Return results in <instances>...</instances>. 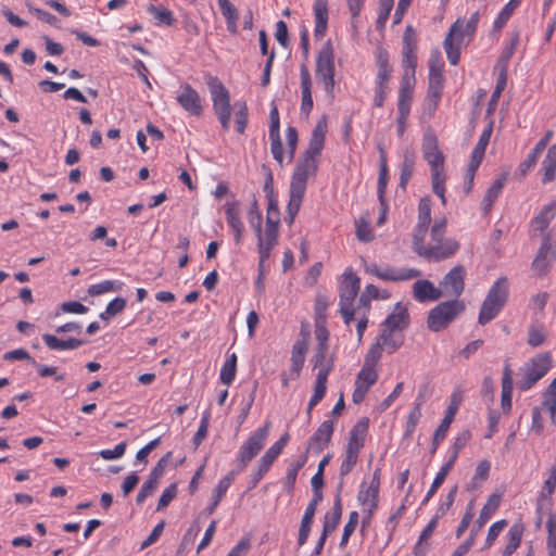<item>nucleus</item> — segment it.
<instances>
[{
    "mask_svg": "<svg viewBox=\"0 0 556 556\" xmlns=\"http://www.w3.org/2000/svg\"><path fill=\"white\" fill-rule=\"evenodd\" d=\"M556 260V248L549 233H544L542 243L532 262L531 269L538 277H544L548 274L553 263Z\"/></svg>",
    "mask_w": 556,
    "mask_h": 556,
    "instance_id": "11",
    "label": "nucleus"
},
{
    "mask_svg": "<svg viewBox=\"0 0 556 556\" xmlns=\"http://www.w3.org/2000/svg\"><path fill=\"white\" fill-rule=\"evenodd\" d=\"M546 529L548 533L546 548L556 547V517L553 513H548Z\"/></svg>",
    "mask_w": 556,
    "mask_h": 556,
    "instance_id": "64",
    "label": "nucleus"
},
{
    "mask_svg": "<svg viewBox=\"0 0 556 556\" xmlns=\"http://www.w3.org/2000/svg\"><path fill=\"white\" fill-rule=\"evenodd\" d=\"M368 274L376 276L383 281H407L421 276V271L416 268H399L392 266L379 267L377 264L365 266Z\"/></svg>",
    "mask_w": 556,
    "mask_h": 556,
    "instance_id": "12",
    "label": "nucleus"
},
{
    "mask_svg": "<svg viewBox=\"0 0 556 556\" xmlns=\"http://www.w3.org/2000/svg\"><path fill=\"white\" fill-rule=\"evenodd\" d=\"M383 350L384 349L376 341L368 350L363 365L375 368L382 356Z\"/></svg>",
    "mask_w": 556,
    "mask_h": 556,
    "instance_id": "56",
    "label": "nucleus"
},
{
    "mask_svg": "<svg viewBox=\"0 0 556 556\" xmlns=\"http://www.w3.org/2000/svg\"><path fill=\"white\" fill-rule=\"evenodd\" d=\"M286 139H287L288 157H289L288 162L291 163L293 161L294 153H295L296 146H298V140H299L298 130L294 127L289 126L286 130Z\"/></svg>",
    "mask_w": 556,
    "mask_h": 556,
    "instance_id": "60",
    "label": "nucleus"
},
{
    "mask_svg": "<svg viewBox=\"0 0 556 556\" xmlns=\"http://www.w3.org/2000/svg\"><path fill=\"white\" fill-rule=\"evenodd\" d=\"M357 459H358L357 453L350 452V451L345 450V455L341 463L340 472H339L341 480L343 479V477H345L346 475H349L352 471V469L354 468V466L357 463Z\"/></svg>",
    "mask_w": 556,
    "mask_h": 556,
    "instance_id": "58",
    "label": "nucleus"
},
{
    "mask_svg": "<svg viewBox=\"0 0 556 556\" xmlns=\"http://www.w3.org/2000/svg\"><path fill=\"white\" fill-rule=\"evenodd\" d=\"M508 299V281L500 277L490 288L479 312L478 323L485 325L493 320L504 307Z\"/></svg>",
    "mask_w": 556,
    "mask_h": 556,
    "instance_id": "4",
    "label": "nucleus"
},
{
    "mask_svg": "<svg viewBox=\"0 0 556 556\" xmlns=\"http://www.w3.org/2000/svg\"><path fill=\"white\" fill-rule=\"evenodd\" d=\"M422 155L431 169V185L433 192L446 203L445 199V157L439 150L437 137L433 134H426L422 140Z\"/></svg>",
    "mask_w": 556,
    "mask_h": 556,
    "instance_id": "3",
    "label": "nucleus"
},
{
    "mask_svg": "<svg viewBox=\"0 0 556 556\" xmlns=\"http://www.w3.org/2000/svg\"><path fill=\"white\" fill-rule=\"evenodd\" d=\"M501 503V495L491 494L482 507L479 518L477 520V528H472L471 530L478 531L483 527V525L492 517V515L496 511Z\"/></svg>",
    "mask_w": 556,
    "mask_h": 556,
    "instance_id": "42",
    "label": "nucleus"
},
{
    "mask_svg": "<svg viewBox=\"0 0 556 556\" xmlns=\"http://www.w3.org/2000/svg\"><path fill=\"white\" fill-rule=\"evenodd\" d=\"M378 380V371L376 368L363 365L362 369L356 376L355 388L352 394L354 404H359L364 401L367 392Z\"/></svg>",
    "mask_w": 556,
    "mask_h": 556,
    "instance_id": "16",
    "label": "nucleus"
},
{
    "mask_svg": "<svg viewBox=\"0 0 556 556\" xmlns=\"http://www.w3.org/2000/svg\"><path fill=\"white\" fill-rule=\"evenodd\" d=\"M361 288V279L348 268L342 275L340 281V305H353L354 300Z\"/></svg>",
    "mask_w": 556,
    "mask_h": 556,
    "instance_id": "19",
    "label": "nucleus"
},
{
    "mask_svg": "<svg viewBox=\"0 0 556 556\" xmlns=\"http://www.w3.org/2000/svg\"><path fill=\"white\" fill-rule=\"evenodd\" d=\"M553 135L552 130H547L543 138L540 139L532 151L528 154L527 159L519 165V170L522 176H525L536 164L539 155L544 151Z\"/></svg>",
    "mask_w": 556,
    "mask_h": 556,
    "instance_id": "31",
    "label": "nucleus"
},
{
    "mask_svg": "<svg viewBox=\"0 0 556 556\" xmlns=\"http://www.w3.org/2000/svg\"><path fill=\"white\" fill-rule=\"evenodd\" d=\"M42 340L50 350L54 351L75 350L86 343V341L75 338L62 340L49 333L43 334Z\"/></svg>",
    "mask_w": 556,
    "mask_h": 556,
    "instance_id": "39",
    "label": "nucleus"
},
{
    "mask_svg": "<svg viewBox=\"0 0 556 556\" xmlns=\"http://www.w3.org/2000/svg\"><path fill=\"white\" fill-rule=\"evenodd\" d=\"M327 351H328V345H324V343L317 344V346L315 349V353L311 359V363L313 364V368L318 369V371L323 370L329 366V374H330L333 369V359L332 358L326 359Z\"/></svg>",
    "mask_w": 556,
    "mask_h": 556,
    "instance_id": "45",
    "label": "nucleus"
},
{
    "mask_svg": "<svg viewBox=\"0 0 556 556\" xmlns=\"http://www.w3.org/2000/svg\"><path fill=\"white\" fill-rule=\"evenodd\" d=\"M148 11L157 20L160 24L172 25L174 22L173 13L167 9H160L151 4Z\"/></svg>",
    "mask_w": 556,
    "mask_h": 556,
    "instance_id": "61",
    "label": "nucleus"
},
{
    "mask_svg": "<svg viewBox=\"0 0 556 556\" xmlns=\"http://www.w3.org/2000/svg\"><path fill=\"white\" fill-rule=\"evenodd\" d=\"M316 77L323 83L325 91L333 97L334 62L333 51L327 43L319 52L316 61Z\"/></svg>",
    "mask_w": 556,
    "mask_h": 556,
    "instance_id": "10",
    "label": "nucleus"
},
{
    "mask_svg": "<svg viewBox=\"0 0 556 556\" xmlns=\"http://www.w3.org/2000/svg\"><path fill=\"white\" fill-rule=\"evenodd\" d=\"M417 35L415 29L408 25L403 35L402 64L404 67V76L402 83L409 84L415 78V70L417 66Z\"/></svg>",
    "mask_w": 556,
    "mask_h": 556,
    "instance_id": "9",
    "label": "nucleus"
},
{
    "mask_svg": "<svg viewBox=\"0 0 556 556\" xmlns=\"http://www.w3.org/2000/svg\"><path fill=\"white\" fill-rule=\"evenodd\" d=\"M177 103L190 115L200 116L203 112L199 92L189 84H181L176 96Z\"/></svg>",
    "mask_w": 556,
    "mask_h": 556,
    "instance_id": "14",
    "label": "nucleus"
},
{
    "mask_svg": "<svg viewBox=\"0 0 556 556\" xmlns=\"http://www.w3.org/2000/svg\"><path fill=\"white\" fill-rule=\"evenodd\" d=\"M507 180V176L505 174L497 177L494 182L488 188L482 202L481 208L484 215H488L493 206V203L498 198L502 192V189Z\"/></svg>",
    "mask_w": 556,
    "mask_h": 556,
    "instance_id": "36",
    "label": "nucleus"
},
{
    "mask_svg": "<svg viewBox=\"0 0 556 556\" xmlns=\"http://www.w3.org/2000/svg\"><path fill=\"white\" fill-rule=\"evenodd\" d=\"M248 219L250 226L254 229L256 236H261L262 232V214L258 210L257 202L254 200L252 203L249 212H248Z\"/></svg>",
    "mask_w": 556,
    "mask_h": 556,
    "instance_id": "54",
    "label": "nucleus"
},
{
    "mask_svg": "<svg viewBox=\"0 0 556 556\" xmlns=\"http://www.w3.org/2000/svg\"><path fill=\"white\" fill-rule=\"evenodd\" d=\"M413 296L419 303L434 302L443 296V291L428 279H419L413 285Z\"/></svg>",
    "mask_w": 556,
    "mask_h": 556,
    "instance_id": "23",
    "label": "nucleus"
},
{
    "mask_svg": "<svg viewBox=\"0 0 556 556\" xmlns=\"http://www.w3.org/2000/svg\"><path fill=\"white\" fill-rule=\"evenodd\" d=\"M519 0H510L498 13L497 18L495 20L494 26L496 28L503 27L506 22L509 20L514 10L518 7Z\"/></svg>",
    "mask_w": 556,
    "mask_h": 556,
    "instance_id": "57",
    "label": "nucleus"
},
{
    "mask_svg": "<svg viewBox=\"0 0 556 556\" xmlns=\"http://www.w3.org/2000/svg\"><path fill=\"white\" fill-rule=\"evenodd\" d=\"M513 389V372L509 365L506 364L503 370L501 396V408L504 414H508L511 409Z\"/></svg>",
    "mask_w": 556,
    "mask_h": 556,
    "instance_id": "33",
    "label": "nucleus"
},
{
    "mask_svg": "<svg viewBox=\"0 0 556 556\" xmlns=\"http://www.w3.org/2000/svg\"><path fill=\"white\" fill-rule=\"evenodd\" d=\"M368 430V419H361L349 433V442L346 445V451L359 453L365 443L366 433Z\"/></svg>",
    "mask_w": 556,
    "mask_h": 556,
    "instance_id": "29",
    "label": "nucleus"
},
{
    "mask_svg": "<svg viewBox=\"0 0 556 556\" xmlns=\"http://www.w3.org/2000/svg\"><path fill=\"white\" fill-rule=\"evenodd\" d=\"M455 463H453L452 460H447L440 469V471L437 473L429 491L427 492L424 501H422V504H426L433 495L434 493L437 492V490L442 485V483L444 482L448 471L453 468Z\"/></svg>",
    "mask_w": 556,
    "mask_h": 556,
    "instance_id": "48",
    "label": "nucleus"
},
{
    "mask_svg": "<svg viewBox=\"0 0 556 556\" xmlns=\"http://www.w3.org/2000/svg\"><path fill=\"white\" fill-rule=\"evenodd\" d=\"M523 534V526L514 523L508 530V543L506 544L502 556H511L520 546Z\"/></svg>",
    "mask_w": 556,
    "mask_h": 556,
    "instance_id": "43",
    "label": "nucleus"
},
{
    "mask_svg": "<svg viewBox=\"0 0 556 556\" xmlns=\"http://www.w3.org/2000/svg\"><path fill=\"white\" fill-rule=\"evenodd\" d=\"M492 134V126L490 125L480 136L479 141L472 150L471 159L482 162L486 146L490 141Z\"/></svg>",
    "mask_w": 556,
    "mask_h": 556,
    "instance_id": "53",
    "label": "nucleus"
},
{
    "mask_svg": "<svg viewBox=\"0 0 556 556\" xmlns=\"http://www.w3.org/2000/svg\"><path fill=\"white\" fill-rule=\"evenodd\" d=\"M343 488V481H340L337 486V494L332 507L331 514H326L324 519L323 531L327 534L333 532L338 527L341 516H342V502H341V491Z\"/></svg>",
    "mask_w": 556,
    "mask_h": 556,
    "instance_id": "30",
    "label": "nucleus"
},
{
    "mask_svg": "<svg viewBox=\"0 0 556 556\" xmlns=\"http://www.w3.org/2000/svg\"><path fill=\"white\" fill-rule=\"evenodd\" d=\"M458 249L459 243L455 239L447 238L439 244L417 249V253L428 260L440 261L454 255Z\"/></svg>",
    "mask_w": 556,
    "mask_h": 556,
    "instance_id": "18",
    "label": "nucleus"
},
{
    "mask_svg": "<svg viewBox=\"0 0 556 556\" xmlns=\"http://www.w3.org/2000/svg\"><path fill=\"white\" fill-rule=\"evenodd\" d=\"M329 376V366L323 370H319L316 376V381L314 386V395H317L324 399L327 391V380Z\"/></svg>",
    "mask_w": 556,
    "mask_h": 556,
    "instance_id": "55",
    "label": "nucleus"
},
{
    "mask_svg": "<svg viewBox=\"0 0 556 556\" xmlns=\"http://www.w3.org/2000/svg\"><path fill=\"white\" fill-rule=\"evenodd\" d=\"M308 350V340L307 336H304L303 339L298 340L291 351V368H290V377L291 380H295L300 377L301 370L303 368L306 353Z\"/></svg>",
    "mask_w": 556,
    "mask_h": 556,
    "instance_id": "25",
    "label": "nucleus"
},
{
    "mask_svg": "<svg viewBox=\"0 0 556 556\" xmlns=\"http://www.w3.org/2000/svg\"><path fill=\"white\" fill-rule=\"evenodd\" d=\"M206 85L210 91L213 110L224 130H229L231 118L230 93L224 84L214 76H207Z\"/></svg>",
    "mask_w": 556,
    "mask_h": 556,
    "instance_id": "5",
    "label": "nucleus"
},
{
    "mask_svg": "<svg viewBox=\"0 0 556 556\" xmlns=\"http://www.w3.org/2000/svg\"><path fill=\"white\" fill-rule=\"evenodd\" d=\"M236 471H230L225 477H223L213 493L212 503L207 507V514H213L215 508L218 506L220 500L224 497L225 493L227 492L228 488L231 485V483L235 480Z\"/></svg>",
    "mask_w": 556,
    "mask_h": 556,
    "instance_id": "41",
    "label": "nucleus"
},
{
    "mask_svg": "<svg viewBox=\"0 0 556 556\" xmlns=\"http://www.w3.org/2000/svg\"><path fill=\"white\" fill-rule=\"evenodd\" d=\"M479 18V12H473L469 20L466 21L465 18L459 17L451 25L443 46L446 56L452 65H456L458 63L462 47L471 41L477 30Z\"/></svg>",
    "mask_w": 556,
    "mask_h": 556,
    "instance_id": "1",
    "label": "nucleus"
},
{
    "mask_svg": "<svg viewBox=\"0 0 556 556\" xmlns=\"http://www.w3.org/2000/svg\"><path fill=\"white\" fill-rule=\"evenodd\" d=\"M164 475L159 468L153 467L148 479L141 485L136 498V503L141 505L147 497L151 496L157 488L160 478Z\"/></svg>",
    "mask_w": 556,
    "mask_h": 556,
    "instance_id": "38",
    "label": "nucleus"
},
{
    "mask_svg": "<svg viewBox=\"0 0 556 556\" xmlns=\"http://www.w3.org/2000/svg\"><path fill=\"white\" fill-rule=\"evenodd\" d=\"M314 14L316 20L315 36L323 37L328 24V0H315Z\"/></svg>",
    "mask_w": 556,
    "mask_h": 556,
    "instance_id": "40",
    "label": "nucleus"
},
{
    "mask_svg": "<svg viewBox=\"0 0 556 556\" xmlns=\"http://www.w3.org/2000/svg\"><path fill=\"white\" fill-rule=\"evenodd\" d=\"M236 129L239 134H243L248 125L249 111L244 101H237L233 104Z\"/></svg>",
    "mask_w": 556,
    "mask_h": 556,
    "instance_id": "50",
    "label": "nucleus"
},
{
    "mask_svg": "<svg viewBox=\"0 0 556 556\" xmlns=\"http://www.w3.org/2000/svg\"><path fill=\"white\" fill-rule=\"evenodd\" d=\"M552 367L549 353H542L534 356L521 369V379L518 381V388L521 391L530 390L540 379H542Z\"/></svg>",
    "mask_w": 556,
    "mask_h": 556,
    "instance_id": "7",
    "label": "nucleus"
},
{
    "mask_svg": "<svg viewBox=\"0 0 556 556\" xmlns=\"http://www.w3.org/2000/svg\"><path fill=\"white\" fill-rule=\"evenodd\" d=\"M466 308L464 301L454 299L438 304L430 309L427 318V327L433 332L445 329Z\"/></svg>",
    "mask_w": 556,
    "mask_h": 556,
    "instance_id": "6",
    "label": "nucleus"
},
{
    "mask_svg": "<svg viewBox=\"0 0 556 556\" xmlns=\"http://www.w3.org/2000/svg\"><path fill=\"white\" fill-rule=\"evenodd\" d=\"M413 101V89L410 83H402L399 92L397 110L400 115H408L410 111V104Z\"/></svg>",
    "mask_w": 556,
    "mask_h": 556,
    "instance_id": "47",
    "label": "nucleus"
},
{
    "mask_svg": "<svg viewBox=\"0 0 556 556\" xmlns=\"http://www.w3.org/2000/svg\"><path fill=\"white\" fill-rule=\"evenodd\" d=\"M377 342L389 353H394L404 343L403 334L381 327Z\"/></svg>",
    "mask_w": 556,
    "mask_h": 556,
    "instance_id": "35",
    "label": "nucleus"
},
{
    "mask_svg": "<svg viewBox=\"0 0 556 556\" xmlns=\"http://www.w3.org/2000/svg\"><path fill=\"white\" fill-rule=\"evenodd\" d=\"M457 408H458V403L455 401H453L452 404L447 407L444 418L442 419L441 424L439 425V427L437 428V430L433 434V439H432V443H431V447H430L431 454H434L437 452L439 444L445 439L447 430H448V428L455 417V414L457 412Z\"/></svg>",
    "mask_w": 556,
    "mask_h": 556,
    "instance_id": "28",
    "label": "nucleus"
},
{
    "mask_svg": "<svg viewBox=\"0 0 556 556\" xmlns=\"http://www.w3.org/2000/svg\"><path fill=\"white\" fill-rule=\"evenodd\" d=\"M317 161L302 156L294 168L290 184V199L287 205L289 223H293L306 191L307 179L315 176Z\"/></svg>",
    "mask_w": 556,
    "mask_h": 556,
    "instance_id": "2",
    "label": "nucleus"
},
{
    "mask_svg": "<svg viewBox=\"0 0 556 556\" xmlns=\"http://www.w3.org/2000/svg\"><path fill=\"white\" fill-rule=\"evenodd\" d=\"M444 78L443 76H429V86L427 99L437 106L443 91Z\"/></svg>",
    "mask_w": 556,
    "mask_h": 556,
    "instance_id": "51",
    "label": "nucleus"
},
{
    "mask_svg": "<svg viewBox=\"0 0 556 556\" xmlns=\"http://www.w3.org/2000/svg\"><path fill=\"white\" fill-rule=\"evenodd\" d=\"M289 440V434L285 433L276 443H274L265 454L260 458L257 470L253 475L252 482L253 486H255L260 480L264 477V475L269 470L270 466L281 453L282 448L286 446Z\"/></svg>",
    "mask_w": 556,
    "mask_h": 556,
    "instance_id": "15",
    "label": "nucleus"
},
{
    "mask_svg": "<svg viewBox=\"0 0 556 556\" xmlns=\"http://www.w3.org/2000/svg\"><path fill=\"white\" fill-rule=\"evenodd\" d=\"M224 207L226 220L228 226L232 230L235 242L237 244H240L244 230L243 223L241 222L240 218V202L237 199L232 198L231 200L225 203Z\"/></svg>",
    "mask_w": 556,
    "mask_h": 556,
    "instance_id": "20",
    "label": "nucleus"
},
{
    "mask_svg": "<svg viewBox=\"0 0 556 556\" xmlns=\"http://www.w3.org/2000/svg\"><path fill=\"white\" fill-rule=\"evenodd\" d=\"M409 325V314L406 307L397 303L393 312L386 318L381 327L393 331H403Z\"/></svg>",
    "mask_w": 556,
    "mask_h": 556,
    "instance_id": "27",
    "label": "nucleus"
},
{
    "mask_svg": "<svg viewBox=\"0 0 556 556\" xmlns=\"http://www.w3.org/2000/svg\"><path fill=\"white\" fill-rule=\"evenodd\" d=\"M280 121L279 112L276 105H273L269 113V139H270V152L277 163L282 166L283 164V151L282 142L280 138Z\"/></svg>",
    "mask_w": 556,
    "mask_h": 556,
    "instance_id": "17",
    "label": "nucleus"
},
{
    "mask_svg": "<svg viewBox=\"0 0 556 556\" xmlns=\"http://www.w3.org/2000/svg\"><path fill=\"white\" fill-rule=\"evenodd\" d=\"M546 341V330L542 325H531L528 331V344L532 348L541 346Z\"/></svg>",
    "mask_w": 556,
    "mask_h": 556,
    "instance_id": "52",
    "label": "nucleus"
},
{
    "mask_svg": "<svg viewBox=\"0 0 556 556\" xmlns=\"http://www.w3.org/2000/svg\"><path fill=\"white\" fill-rule=\"evenodd\" d=\"M415 166L414 153L405 151L403 155V162L401 165L400 187L405 190L407 182L413 176Z\"/></svg>",
    "mask_w": 556,
    "mask_h": 556,
    "instance_id": "46",
    "label": "nucleus"
},
{
    "mask_svg": "<svg viewBox=\"0 0 556 556\" xmlns=\"http://www.w3.org/2000/svg\"><path fill=\"white\" fill-rule=\"evenodd\" d=\"M237 371V355L232 353L224 363L222 369H220V381L229 386L232 383L236 377Z\"/></svg>",
    "mask_w": 556,
    "mask_h": 556,
    "instance_id": "49",
    "label": "nucleus"
},
{
    "mask_svg": "<svg viewBox=\"0 0 556 556\" xmlns=\"http://www.w3.org/2000/svg\"><path fill=\"white\" fill-rule=\"evenodd\" d=\"M332 433L333 422L331 420H325L321 422L314 434L309 438L306 452L318 454L324 451V448L330 443Z\"/></svg>",
    "mask_w": 556,
    "mask_h": 556,
    "instance_id": "22",
    "label": "nucleus"
},
{
    "mask_svg": "<svg viewBox=\"0 0 556 556\" xmlns=\"http://www.w3.org/2000/svg\"><path fill=\"white\" fill-rule=\"evenodd\" d=\"M378 495L379 489L370 485H368L366 490L359 491L358 500L367 511V517L364 518L363 525L369 523L375 509L378 507Z\"/></svg>",
    "mask_w": 556,
    "mask_h": 556,
    "instance_id": "34",
    "label": "nucleus"
},
{
    "mask_svg": "<svg viewBox=\"0 0 556 556\" xmlns=\"http://www.w3.org/2000/svg\"><path fill=\"white\" fill-rule=\"evenodd\" d=\"M326 132H327V117L323 116L316 123V125L312 131L308 147L305 150L303 156L316 160V157L321 153V151L324 149Z\"/></svg>",
    "mask_w": 556,
    "mask_h": 556,
    "instance_id": "21",
    "label": "nucleus"
},
{
    "mask_svg": "<svg viewBox=\"0 0 556 556\" xmlns=\"http://www.w3.org/2000/svg\"><path fill=\"white\" fill-rule=\"evenodd\" d=\"M544 170L543 182H548L555 179L556 175V144L548 148L547 153L542 162Z\"/></svg>",
    "mask_w": 556,
    "mask_h": 556,
    "instance_id": "44",
    "label": "nucleus"
},
{
    "mask_svg": "<svg viewBox=\"0 0 556 556\" xmlns=\"http://www.w3.org/2000/svg\"><path fill=\"white\" fill-rule=\"evenodd\" d=\"M177 495V486L175 483L168 485L161 494L156 510H163Z\"/></svg>",
    "mask_w": 556,
    "mask_h": 556,
    "instance_id": "62",
    "label": "nucleus"
},
{
    "mask_svg": "<svg viewBox=\"0 0 556 556\" xmlns=\"http://www.w3.org/2000/svg\"><path fill=\"white\" fill-rule=\"evenodd\" d=\"M431 222V203L429 198H422L418 205V223L421 227Z\"/></svg>",
    "mask_w": 556,
    "mask_h": 556,
    "instance_id": "59",
    "label": "nucleus"
},
{
    "mask_svg": "<svg viewBox=\"0 0 556 556\" xmlns=\"http://www.w3.org/2000/svg\"><path fill=\"white\" fill-rule=\"evenodd\" d=\"M556 489V464L549 469L548 478L545 480L542 491L538 498V520L536 526L540 527L542 522V513L551 506V496Z\"/></svg>",
    "mask_w": 556,
    "mask_h": 556,
    "instance_id": "24",
    "label": "nucleus"
},
{
    "mask_svg": "<svg viewBox=\"0 0 556 556\" xmlns=\"http://www.w3.org/2000/svg\"><path fill=\"white\" fill-rule=\"evenodd\" d=\"M300 76H301V89H302L301 112L308 115L313 109V99H312V91H311L312 80H311V74L305 65H303L301 67Z\"/></svg>",
    "mask_w": 556,
    "mask_h": 556,
    "instance_id": "37",
    "label": "nucleus"
},
{
    "mask_svg": "<svg viewBox=\"0 0 556 556\" xmlns=\"http://www.w3.org/2000/svg\"><path fill=\"white\" fill-rule=\"evenodd\" d=\"M323 501V495L316 494L313 495V498L308 503L304 515L301 520L300 530H299V539L298 544L300 546L304 545L308 539L311 532V525L313 522L316 509L318 504Z\"/></svg>",
    "mask_w": 556,
    "mask_h": 556,
    "instance_id": "26",
    "label": "nucleus"
},
{
    "mask_svg": "<svg viewBox=\"0 0 556 556\" xmlns=\"http://www.w3.org/2000/svg\"><path fill=\"white\" fill-rule=\"evenodd\" d=\"M466 269L462 265L453 267L441 280L440 289L443 296H453L458 299L465 289Z\"/></svg>",
    "mask_w": 556,
    "mask_h": 556,
    "instance_id": "13",
    "label": "nucleus"
},
{
    "mask_svg": "<svg viewBox=\"0 0 556 556\" xmlns=\"http://www.w3.org/2000/svg\"><path fill=\"white\" fill-rule=\"evenodd\" d=\"M469 439H470V432L469 431H464L459 435H457V438L455 439V441L453 443V446H452V452H451L450 460H452L453 463L456 462L459 452L468 443Z\"/></svg>",
    "mask_w": 556,
    "mask_h": 556,
    "instance_id": "63",
    "label": "nucleus"
},
{
    "mask_svg": "<svg viewBox=\"0 0 556 556\" xmlns=\"http://www.w3.org/2000/svg\"><path fill=\"white\" fill-rule=\"evenodd\" d=\"M556 216V201H553L543 206L540 213L532 220L533 231H539L544 237L549 223Z\"/></svg>",
    "mask_w": 556,
    "mask_h": 556,
    "instance_id": "32",
    "label": "nucleus"
},
{
    "mask_svg": "<svg viewBox=\"0 0 556 556\" xmlns=\"http://www.w3.org/2000/svg\"><path fill=\"white\" fill-rule=\"evenodd\" d=\"M270 428V421L254 431L248 440L241 445L238 454L239 470L245 466L261 452L267 440Z\"/></svg>",
    "mask_w": 556,
    "mask_h": 556,
    "instance_id": "8",
    "label": "nucleus"
}]
</instances>
